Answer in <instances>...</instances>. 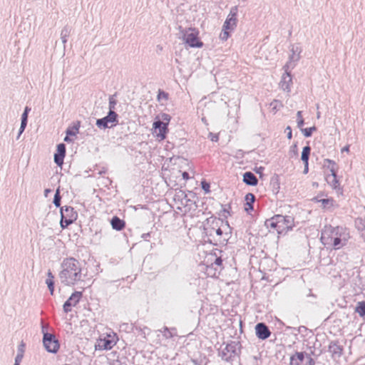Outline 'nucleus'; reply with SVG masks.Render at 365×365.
<instances>
[{"label": "nucleus", "mask_w": 365, "mask_h": 365, "mask_svg": "<svg viewBox=\"0 0 365 365\" xmlns=\"http://www.w3.org/2000/svg\"><path fill=\"white\" fill-rule=\"evenodd\" d=\"M65 155L63 154H55L54 155V161L58 165L61 166L63 163Z\"/></svg>", "instance_id": "393cba45"}, {"label": "nucleus", "mask_w": 365, "mask_h": 365, "mask_svg": "<svg viewBox=\"0 0 365 365\" xmlns=\"http://www.w3.org/2000/svg\"><path fill=\"white\" fill-rule=\"evenodd\" d=\"M22 358H23V354L22 353L18 354V355L16 357V361H15L14 365H19V362L21 361Z\"/></svg>", "instance_id": "473e14b6"}, {"label": "nucleus", "mask_w": 365, "mask_h": 365, "mask_svg": "<svg viewBox=\"0 0 365 365\" xmlns=\"http://www.w3.org/2000/svg\"><path fill=\"white\" fill-rule=\"evenodd\" d=\"M69 136H70V135H66V137H65V138H64V141H66V142H70V141H71V139L69 138Z\"/></svg>", "instance_id": "ea45409f"}, {"label": "nucleus", "mask_w": 365, "mask_h": 365, "mask_svg": "<svg viewBox=\"0 0 365 365\" xmlns=\"http://www.w3.org/2000/svg\"><path fill=\"white\" fill-rule=\"evenodd\" d=\"M311 148L309 146H305L303 148L302 153V160L304 162V164H308L309 157L310 155Z\"/></svg>", "instance_id": "4be33fe9"}, {"label": "nucleus", "mask_w": 365, "mask_h": 365, "mask_svg": "<svg viewBox=\"0 0 365 365\" xmlns=\"http://www.w3.org/2000/svg\"><path fill=\"white\" fill-rule=\"evenodd\" d=\"M255 201V197L252 193H247L245 197L244 209L247 212L253 210V204Z\"/></svg>", "instance_id": "f3484780"}, {"label": "nucleus", "mask_w": 365, "mask_h": 365, "mask_svg": "<svg viewBox=\"0 0 365 365\" xmlns=\"http://www.w3.org/2000/svg\"><path fill=\"white\" fill-rule=\"evenodd\" d=\"M61 281L68 286L74 285L81 278V267L74 258H66L62 263V270L59 274Z\"/></svg>", "instance_id": "f03ea898"}, {"label": "nucleus", "mask_w": 365, "mask_h": 365, "mask_svg": "<svg viewBox=\"0 0 365 365\" xmlns=\"http://www.w3.org/2000/svg\"><path fill=\"white\" fill-rule=\"evenodd\" d=\"M331 174L327 175L326 180H327V182L329 184H330V185L333 188L336 189L339 186V182L338 180L336 179V174L334 172V170H331Z\"/></svg>", "instance_id": "aec40b11"}, {"label": "nucleus", "mask_w": 365, "mask_h": 365, "mask_svg": "<svg viewBox=\"0 0 365 365\" xmlns=\"http://www.w3.org/2000/svg\"><path fill=\"white\" fill-rule=\"evenodd\" d=\"M29 110H30V109L28 107H26L24 113H26L28 114Z\"/></svg>", "instance_id": "79ce46f5"}, {"label": "nucleus", "mask_w": 365, "mask_h": 365, "mask_svg": "<svg viewBox=\"0 0 365 365\" xmlns=\"http://www.w3.org/2000/svg\"><path fill=\"white\" fill-rule=\"evenodd\" d=\"M219 222L222 223V221L217 220L215 222V225L208 230L207 233L210 237H218L220 238L222 237V230L218 225Z\"/></svg>", "instance_id": "dca6fc26"}, {"label": "nucleus", "mask_w": 365, "mask_h": 365, "mask_svg": "<svg viewBox=\"0 0 365 365\" xmlns=\"http://www.w3.org/2000/svg\"><path fill=\"white\" fill-rule=\"evenodd\" d=\"M47 274L48 278L46 283L48 285L51 294H53L54 292V276L52 274L51 271H48Z\"/></svg>", "instance_id": "412c9836"}, {"label": "nucleus", "mask_w": 365, "mask_h": 365, "mask_svg": "<svg viewBox=\"0 0 365 365\" xmlns=\"http://www.w3.org/2000/svg\"><path fill=\"white\" fill-rule=\"evenodd\" d=\"M290 365H314L310 354L305 351H297L290 357Z\"/></svg>", "instance_id": "6e6552de"}, {"label": "nucleus", "mask_w": 365, "mask_h": 365, "mask_svg": "<svg viewBox=\"0 0 365 365\" xmlns=\"http://www.w3.org/2000/svg\"><path fill=\"white\" fill-rule=\"evenodd\" d=\"M308 164H304V173H308V170H309V168H308Z\"/></svg>", "instance_id": "58836bf2"}, {"label": "nucleus", "mask_w": 365, "mask_h": 365, "mask_svg": "<svg viewBox=\"0 0 365 365\" xmlns=\"http://www.w3.org/2000/svg\"><path fill=\"white\" fill-rule=\"evenodd\" d=\"M265 225L272 232L279 235H284L291 230L294 226V218L291 216L276 215L267 220Z\"/></svg>", "instance_id": "7ed1b4c3"}, {"label": "nucleus", "mask_w": 365, "mask_h": 365, "mask_svg": "<svg viewBox=\"0 0 365 365\" xmlns=\"http://www.w3.org/2000/svg\"><path fill=\"white\" fill-rule=\"evenodd\" d=\"M243 181L249 185H257L258 180L256 176L251 172H246L243 175Z\"/></svg>", "instance_id": "a211bd4d"}, {"label": "nucleus", "mask_w": 365, "mask_h": 365, "mask_svg": "<svg viewBox=\"0 0 365 365\" xmlns=\"http://www.w3.org/2000/svg\"><path fill=\"white\" fill-rule=\"evenodd\" d=\"M28 114L26 113H24L21 116L22 120H27Z\"/></svg>", "instance_id": "4c0bfd02"}, {"label": "nucleus", "mask_w": 365, "mask_h": 365, "mask_svg": "<svg viewBox=\"0 0 365 365\" xmlns=\"http://www.w3.org/2000/svg\"><path fill=\"white\" fill-rule=\"evenodd\" d=\"M350 233L347 228L331 225L326 226L322 232L321 242L325 246L339 250L344 247L350 239Z\"/></svg>", "instance_id": "f257e3e1"}, {"label": "nucleus", "mask_w": 365, "mask_h": 365, "mask_svg": "<svg viewBox=\"0 0 365 365\" xmlns=\"http://www.w3.org/2000/svg\"><path fill=\"white\" fill-rule=\"evenodd\" d=\"M328 351L334 359H339L343 353V347L338 341H331L328 347Z\"/></svg>", "instance_id": "2eb2a0df"}, {"label": "nucleus", "mask_w": 365, "mask_h": 365, "mask_svg": "<svg viewBox=\"0 0 365 365\" xmlns=\"http://www.w3.org/2000/svg\"><path fill=\"white\" fill-rule=\"evenodd\" d=\"M77 218V213L71 207H66L61 210V227L62 229L66 228L72 224Z\"/></svg>", "instance_id": "1a4fd4ad"}, {"label": "nucleus", "mask_w": 365, "mask_h": 365, "mask_svg": "<svg viewBox=\"0 0 365 365\" xmlns=\"http://www.w3.org/2000/svg\"><path fill=\"white\" fill-rule=\"evenodd\" d=\"M27 120H24L21 119V124L20 127V134L24 130L26 126Z\"/></svg>", "instance_id": "72a5a7b5"}, {"label": "nucleus", "mask_w": 365, "mask_h": 365, "mask_svg": "<svg viewBox=\"0 0 365 365\" xmlns=\"http://www.w3.org/2000/svg\"><path fill=\"white\" fill-rule=\"evenodd\" d=\"M162 120L155 118L153 123L152 133L156 139L159 141L165 140L168 133V125L171 120L170 116L167 113H163L161 115Z\"/></svg>", "instance_id": "39448f33"}, {"label": "nucleus", "mask_w": 365, "mask_h": 365, "mask_svg": "<svg viewBox=\"0 0 365 365\" xmlns=\"http://www.w3.org/2000/svg\"><path fill=\"white\" fill-rule=\"evenodd\" d=\"M200 32L195 28H188L183 32L182 40L185 43L192 48H202L203 42L199 37Z\"/></svg>", "instance_id": "0eeeda50"}, {"label": "nucleus", "mask_w": 365, "mask_h": 365, "mask_svg": "<svg viewBox=\"0 0 365 365\" xmlns=\"http://www.w3.org/2000/svg\"><path fill=\"white\" fill-rule=\"evenodd\" d=\"M43 342L46 349L49 352L56 353L59 349V343L55 336L51 334L45 333Z\"/></svg>", "instance_id": "f8f14e48"}, {"label": "nucleus", "mask_w": 365, "mask_h": 365, "mask_svg": "<svg viewBox=\"0 0 365 365\" xmlns=\"http://www.w3.org/2000/svg\"><path fill=\"white\" fill-rule=\"evenodd\" d=\"M256 336L262 340H265L271 335V331L266 324L264 323H258L255 326Z\"/></svg>", "instance_id": "4468645a"}, {"label": "nucleus", "mask_w": 365, "mask_h": 365, "mask_svg": "<svg viewBox=\"0 0 365 365\" xmlns=\"http://www.w3.org/2000/svg\"><path fill=\"white\" fill-rule=\"evenodd\" d=\"M322 205L325 207L327 205H332L334 202V200L332 198L330 199H322L320 200Z\"/></svg>", "instance_id": "2f4dec72"}, {"label": "nucleus", "mask_w": 365, "mask_h": 365, "mask_svg": "<svg viewBox=\"0 0 365 365\" xmlns=\"http://www.w3.org/2000/svg\"><path fill=\"white\" fill-rule=\"evenodd\" d=\"M81 292H73L69 299L63 304V310L65 312H71V307H75L82 297Z\"/></svg>", "instance_id": "ddd939ff"}, {"label": "nucleus", "mask_w": 365, "mask_h": 365, "mask_svg": "<svg viewBox=\"0 0 365 365\" xmlns=\"http://www.w3.org/2000/svg\"><path fill=\"white\" fill-rule=\"evenodd\" d=\"M114 106H110V108H113ZM117 117L118 115L115 112L112 110H110L108 115L103 118L98 119L96 121V125L100 128H106L109 127H113L117 123Z\"/></svg>", "instance_id": "9d476101"}, {"label": "nucleus", "mask_w": 365, "mask_h": 365, "mask_svg": "<svg viewBox=\"0 0 365 365\" xmlns=\"http://www.w3.org/2000/svg\"><path fill=\"white\" fill-rule=\"evenodd\" d=\"M201 186L206 193H209L210 192V185L209 182H206L205 180H202L201 182Z\"/></svg>", "instance_id": "cd10ccee"}, {"label": "nucleus", "mask_w": 365, "mask_h": 365, "mask_svg": "<svg viewBox=\"0 0 365 365\" xmlns=\"http://www.w3.org/2000/svg\"><path fill=\"white\" fill-rule=\"evenodd\" d=\"M316 130L315 127L305 128L304 130V135L306 137H309L312 134L313 130Z\"/></svg>", "instance_id": "c756f323"}, {"label": "nucleus", "mask_w": 365, "mask_h": 365, "mask_svg": "<svg viewBox=\"0 0 365 365\" xmlns=\"http://www.w3.org/2000/svg\"><path fill=\"white\" fill-rule=\"evenodd\" d=\"M56 154L66 155V146L63 143H60L57 145V153Z\"/></svg>", "instance_id": "bb28decb"}, {"label": "nucleus", "mask_w": 365, "mask_h": 365, "mask_svg": "<svg viewBox=\"0 0 365 365\" xmlns=\"http://www.w3.org/2000/svg\"><path fill=\"white\" fill-rule=\"evenodd\" d=\"M297 115V119H298V121H297L298 126L302 127L304 124V119L302 118V111H298Z\"/></svg>", "instance_id": "c85d7f7f"}, {"label": "nucleus", "mask_w": 365, "mask_h": 365, "mask_svg": "<svg viewBox=\"0 0 365 365\" xmlns=\"http://www.w3.org/2000/svg\"><path fill=\"white\" fill-rule=\"evenodd\" d=\"M53 203L56 207H59L61 205V196H60V192L59 189H57L54 199H53Z\"/></svg>", "instance_id": "a878e982"}, {"label": "nucleus", "mask_w": 365, "mask_h": 365, "mask_svg": "<svg viewBox=\"0 0 365 365\" xmlns=\"http://www.w3.org/2000/svg\"><path fill=\"white\" fill-rule=\"evenodd\" d=\"M182 175L183 179L185 180H187L190 178L189 174L187 172L182 173Z\"/></svg>", "instance_id": "e433bc0d"}, {"label": "nucleus", "mask_w": 365, "mask_h": 365, "mask_svg": "<svg viewBox=\"0 0 365 365\" xmlns=\"http://www.w3.org/2000/svg\"><path fill=\"white\" fill-rule=\"evenodd\" d=\"M355 312H357L361 317L365 316V301L358 302Z\"/></svg>", "instance_id": "b1692460"}, {"label": "nucleus", "mask_w": 365, "mask_h": 365, "mask_svg": "<svg viewBox=\"0 0 365 365\" xmlns=\"http://www.w3.org/2000/svg\"><path fill=\"white\" fill-rule=\"evenodd\" d=\"M287 133V138L291 140L292 138V133L290 126H287L285 130Z\"/></svg>", "instance_id": "f704fd0d"}, {"label": "nucleus", "mask_w": 365, "mask_h": 365, "mask_svg": "<svg viewBox=\"0 0 365 365\" xmlns=\"http://www.w3.org/2000/svg\"><path fill=\"white\" fill-rule=\"evenodd\" d=\"M51 192V190L49 189H46L45 190V196L47 197L48 194Z\"/></svg>", "instance_id": "a19ab883"}, {"label": "nucleus", "mask_w": 365, "mask_h": 365, "mask_svg": "<svg viewBox=\"0 0 365 365\" xmlns=\"http://www.w3.org/2000/svg\"><path fill=\"white\" fill-rule=\"evenodd\" d=\"M24 346V344H21V353H22V352H23V351H24V350H23Z\"/></svg>", "instance_id": "37998d69"}, {"label": "nucleus", "mask_w": 365, "mask_h": 365, "mask_svg": "<svg viewBox=\"0 0 365 365\" xmlns=\"http://www.w3.org/2000/svg\"><path fill=\"white\" fill-rule=\"evenodd\" d=\"M111 226L113 229L116 230H122L125 227V222L124 220L120 219L118 217L115 216L112 218L110 221Z\"/></svg>", "instance_id": "6ab92c4d"}, {"label": "nucleus", "mask_w": 365, "mask_h": 365, "mask_svg": "<svg viewBox=\"0 0 365 365\" xmlns=\"http://www.w3.org/2000/svg\"><path fill=\"white\" fill-rule=\"evenodd\" d=\"M158 98V100H160L161 98L167 100L168 98V94L163 91H159Z\"/></svg>", "instance_id": "7c9ffc66"}, {"label": "nucleus", "mask_w": 365, "mask_h": 365, "mask_svg": "<svg viewBox=\"0 0 365 365\" xmlns=\"http://www.w3.org/2000/svg\"><path fill=\"white\" fill-rule=\"evenodd\" d=\"M80 123L78 122L75 125L71 128H68L66 130L67 135L76 136L79 131Z\"/></svg>", "instance_id": "5701e85b"}, {"label": "nucleus", "mask_w": 365, "mask_h": 365, "mask_svg": "<svg viewBox=\"0 0 365 365\" xmlns=\"http://www.w3.org/2000/svg\"><path fill=\"white\" fill-rule=\"evenodd\" d=\"M117 343V336L115 334H107L106 336L98 339L96 347L101 350L111 349Z\"/></svg>", "instance_id": "9b49d317"}, {"label": "nucleus", "mask_w": 365, "mask_h": 365, "mask_svg": "<svg viewBox=\"0 0 365 365\" xmlns=\"http://www.w3.org/2000/svg\"><path fill=\"white\" fill-rule=\"evenodd\" d=\"M204 263L206 266L205 273L210 277H217L223 269L221 257L215 252L207 253L204 259Z\"/></svg>", "instance_id": "20e7f679"}, {"label": "nucleus", "mask_w": 365, "mask_h": 365, "mask_svg": "<svg viewBox=\"0 0 365 365\" xmlns=\"http://www.w3.org/2000/svg\"><path fill=\"white\" fill-rule=\"evenodd\" d=\"M349 148H350V145H347L344 146V148H342L341 151L342 153H344V152L349 153Z\"/></svg>", "instance_id": "c9c22d12"}, {"label": "nucleus", "mask_w": 365, "mask_h": 365, "mask_svg": "<svg viewBox=\"0 0 365 365\" xmlns=\"http://www.w3.org/2000/svg\"><path fill=\"white\" fill-rule=\"evenodd\" d=\"M237 8L236 6L232 8L223 24L222 32L220 34L221 40L227 41L230 36V32L236 28L237 24Z\"/></svg>", "instance_id": "423d86ee"}]
</instances>
